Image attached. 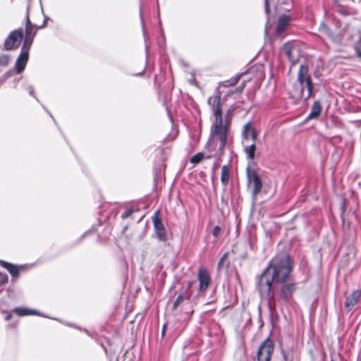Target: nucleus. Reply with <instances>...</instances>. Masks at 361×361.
Here are the masks:
<instances>
[{"label": "nucleus", "instance_id": "obj_7", "mask_svg": "<svg viewBox=\"0 0 361 361\" xmlns=\"http://www.w3.org/2000/svg\"><path fill=\"white\" fill-rule=\"evenodd\" d=\"M274 352V343L269 337L266 338L259 345L257 351L258 361H270Z\"/></svg>", "mask_w": 361, "mask_h": 361}, {"label": "nucleus", "instance_id": "obj_24", "mask_svg": "<svg viewBox=\"0 0 361 361\" xmlns=\"http://www.w3.org/2000/svg\"><path fill=\"white\" fill-rule=\"evenodd\" d=\"M264 11H265L266 14L267 16H269L270 13V6H269V0H264ZM269 16L267 17V23L265 25V28H264V32H265L266 35H268V30H269Z\"/></svg>", "mask_w": 361, "mask_h": 361}, {"label": "nucleus", "instance_id": "obj_26", "mask_svg": "<svg viewBox=\"0 0 361 361\" xmlns=\"http://www.w3.org/2000/svg\"><path fill=\"white\" fill-rule=\"evenodd\" d=\"M10 56L8 54H3L0 56V65L6 66L9 63Z\"/></svg>", "mask_w": 361, "mask_h": 361}, {"label": "nucleus", "instance_id": "obj_35", "mask_svg": "<svg viewBox=\"0 0 361 361\" xmlns=\"http://www.w3.org/2000/svg\"><path fill=\"white\" fill-rule=\"evenodd\" d=\"M166 325L164 324L162 327V331H161V336L162 337L165 335L166 334Z\"/></svg>", "mask_w": 361, "mask_h": 361}, {"label": "nucleus", "instance_id": "obj_9", "mask_svg": "<svg viewBox=\"0 0 361 361\" xmlns=\"http://www.w3.org/2000/svg\"><path fill=\"white\" fill-rule=\"evenodd\" d=\"M281 50L290 61L291 66L298 62L300 56L299 49L295 42H288L285 43Z\"/></svg>", "mask_w": 361, "mask_h": 361}, {"label": "nucleus", "instance_id": "obj_17", "mask_svg": "<svg viewBox=\"0 0 361 361\" xmlns=\"http://www.w3.org/2000/svg\"><path fill=\"white\" fill-rule=\"evenodd\" d=\"M230 178V171L228 165H224L221 168V181L224 185H227L228 184Z\"/></svg>", "mask_w": 361, "mask_h": 361}, {"label": "nucleus", "instance_id": "obj_22", "mask_svg": "<svg viewBox=\"0 0 361 361\" xmlns=\"http://www.w3.org/2000/svg\"><path fill=\"white\" fill-rule=\"evenodd\" d=\"M255 143L252 142L251 145L245 147V152L247 158H254L255 152Z\"/></svg>", "mask_w": 361, "mask_h": 361}, {"label": "nucleus", "instance_id": "obj_15", "mask_svg": "<svg viewBox=\"0 0 361 361\" xmlns=\"http://www.w3.org/2000/svg\"><path fill=\"white\" fill-rule=\"evenodd\" d=\"M290 23V18L286 14L281 16L277 20L276 27V35L280 37L288 28Z\"/></svg>", "mask_w": 361, "mask_h": 361}, {"label": "nucleus", "instance_id": "obj_42", "mask_svg": "<svg viewBox=\"0 0 361 361\" xmlns=\"http://www.w3.org/2000/svg\"><path fill=\"white\" fill-rule=\"evenodd\" d=\"M273 300H271V302L269 301V306H271V302H272Z\"/></svg>", "mask_w": 361, "mask_h": 361}, {"label": "nucleus", "instance_id": "obj_10", "mask_svg": "<svg viewBox=\"0 0 361 361\" xmlns=\"http://www.w3.org/2000/svg\"><path fill=\"white\" fill-rule=\"evenodd\" d=\"M30 49V47L22 45L20 53L15 63V68L17 73H21L25 70L29 59Z\"/></svg>", "mask_w": 361, "mask_h": 361}, {"label": "nucleus", "instance_id": "obj_23", "mask_svg": "<svg viewBox=\"0 0 361 361\" xmlns=\"http://www.w3.org/2000/svg\"><path fill=\"white\" fill-rule=\"evenodd\" d=\"M281 353L283 355V361H293L294 352L293 349H290L287 351L282 349Z\"/></svg>", "mask_w": 361, "mask_h": 361}, {"label": "nucleus", "instance_id": "obj_33", "mask_svg": "<svg viewBox=\"0 0 361 361\" xmlns=\"http://www.w3.org/2000/svg\"><path fill=\"white\" fill-rule=\"evenodd\" d=\"M12 72H13L12 71H7L6 73H5L3 75V76L4 77V78L8 79L9 77H11V75H12Z\"/></svg>", "mask_w": 361, "mask_h": 361}, {"label": "nucleus", "instance_id": "obj_18", "mask_svg": "<svg viewBox=\"0 0 361 361\" xmlns=\"http://www.w3.org/2000/svg\"><path fill=\"white\" fill-rule=\"evenodd\" d=\"M18 316L23 317L29 314H35L36 311L34 310H30L25 307H16L13 310Z\"/></svg>", "mask_w": 361, "mask_h": 361}, {"label": "nucleus", "instance_id": "obj_6", "mask_svg": "<svg viewBox=\"0 0 361 361\" xmlns=\"http://www.w3.org/2000/svg\"><path fill=\"white\" fill-rule=\"evenodd\" d=\"M152 220L154 228V235L156 238L159 241L166 242L168 239L166 230L160 218L159 210H157L154 213L153 216H152Z\"/></svg>", "mask_w": 361, "mask_h": 361}, {"label": "nucleus", "instance_id": "obj_25", "mask_svg": "<svg viewBox=\"0 0 361 361\" xmlns=\"http://www.w3.org/2000/svg\"><path fill=\"white\" fill-rule=\"evenodd\" d=\"M23 87L24 90H27L31 96L34 97L38 101L37 98L35 95L34 87L32 85L27 82H25L23 85Z\"/></svg>", "mask_w": 361, "mask_h": 361}, {"label": "nucleus", "instance_id": "obj_30", "mask_svg": "<svg viewBox=\"0 0 361 361\" xmlns=\"http://www.w3.org/2000/svg\"><path fill=\"white\" fill-rule=\"evenodd\" d=\"M221 231V228L219 226H216L214 227L213 228V231H212V235L216 238L219 236L220 232Z\"/></svg>", "mask_w": 361, "mask_h": 361}, {"label": "nucleus", "instance_id": "obj_34", "mask_svg": "<svg viewBox=\"0 0 361 361\" xmlns=\"http://www.w3.org/2000/svg\"><path fill=\"white\" fill-rule=\"evenodd\" d=\"M190 162L192 164V167H194L196 164H197L202 159H190Z\"/></svg>", "mask_w": 361, "mask_h": 361}, {"label": "nucleus", "instance_id": "obj_28", "mask_svg": "<svg viewBox=\"0 0 361 361\" xmlns=\"http://www.w3.org/2000/svg\"><path fill=\"white\" fill-rule=\"evenodd\" d=\"M133 209L130 208V209H126L122 214H121V218L123 219H127L128 217H129L133 213Z\"/></svg>", "mask_w": 361, "mask_h": 361}, {"label": "nucleus", "instance_id": "obj_12", "mask_svg": "<svg viewBox=\"0 0 361 361\" xmlns=\"http://www.w3.org/2000/svg\"><path fill=\"white\" fill-rule=\"evenodd\" d=\"M199 291L204 292L209 287L211 282V278L207 269L201 268L198 271Z\"/></svg>", "mask_w": 361, "mask_h": 361}, {"label": "nucleus", "instance_id": "obj_8", "mask_svg": "<svg viewBox=\"0 0 361 361\" xmlns=\"http://www.w3.org/2000/svg\"><path fill=\"white\" fill-rule=\"evenodd\" d=\"M247 176L248 184L252 185V195L255 198L262 191V180L257 173L255 170L250 169V166L247 167Z\"/></svg>", "mask_w": 361, "mask_h": 361}, {"label": "nucleus", "instance_id": "obj_41", "mask_svg": "<svg viewBox=\"0 0 361 361\" xmlns=\"http://www.w3.org/2000/svg\"><path fill=\"white\" fill-rule=\"evenodd\" d=\"M143 32H144V33H143V35H144V37H145V39L146 40V38H145V30H143Z\"/></svg>", "mask_w": 361, "mask_h": 361}, {"label": "nucleus", "instance_id": "obj_11", "mask_svg": "<svg viewBox=\"0 0 361 361\" xmlns=\"http://www.w3.org/2000/svg\"><path fill=\"white\" fill-rule=\"evenodd\" d=\"M0 264L10 273L12 281H16L19 277L20 273L27 269L25 265H16L3 260H0Z\"/></svg>", "mask_w": 361, "mask_h": 361}, {"label": "nucleus", "instance_id": "obj_32", "mask_svg": "<svg viewBox=\"0 0 361 361\" xmlns=\"http://www.w3.org/2000/svg\"><path fill=\"white\" fill-rule=\"evenodd\" d=\"M245 88V82L242 83L241 85H240L237 89L236 91L239 93H242L243 92V90Z\"/></svg>", "mask_w": 361, "mask_h": 361}, {"label": "nucleus", "instance_id": "obj_44", "mask_svg": "<svg viewBox=\"0 0 361 361\" xmlns=\"http://www.w3.org/2000/svg\"><path fill=\"white\" fill-rule=\"evenodd\" d=\"M1 291V290H0V292Z\"/></svg>", "mask_w": 361, "mask_h": 361}, {"label": "nucleus", "instance_id": "obj_31", "mask_svg": "<svg viewBox=\"0 0 361 361\" xmlns=\"http://www.w3.org/2000/svg\"><path fill=\"white\" fill-rule=\"evenodd\" d=\"M354 48H355V52H356L357 56L358 58H361V49H360V47L359 45H355Z\"/></svg>", "mask_w": 361, "mask_h": 361}, {"label": "nucleus", "instance_id": "obj_14", "mask_svg": "<svg viewBox=\"0 0 361 361\" xmlns=\"http://www.w3.org/2000/svg\"><path fill=\"white\" fill-rule=\"evenodd\" d=\"M361 298V290H355L353 291L345 299L344 306L346 311L350 312L353 307L358 302Z\"/></svg>", "mask_w": 361, "mask_h": 361}, {"label": "nucleus", "instance_id": "obj_3", "mask_svg": "<svg viewBox=\"0 0 361 361\" xmlns=\"http://www.w3.org/2000/svg\"><path fill=\"white\" fill-rule=\"evenodd\" d=\"M305 89L307 94L305 97V101H307L314 97V84L309 73V66L305 63H302L298 70L297 83L293 85V90L290 92V94L294 99H301Z\"/></svg>", "mask_w": 361, "mask_h": 361}, {"label": "nucleus", "instance_id": "obj_5", "mask_svg": "<svg viewBox=\"0 0 361 361\" xmlns=\"http://www.w3.org/2000/svg\"><path fill=\"white\" fill-rule=\"evenodd\" d=\"M23 42V30L18 28L11 31L6 38L4 43V49L6 51L16 49L19 44Z\"/></svg>", "mask_w": 361, "mask_h": 361}, {"label": "nucleus", "instance_id": "obj_43", "mask_svg": "<svg viewBox=\"0 0 361 361\" xmlns=\"http://www.w3.org/2000/svg\"><path fill=\"white\" fill-rule=\"evenodd\" d=\"M331 361H334V360L333 359H331Z\"/></svg>", "mask_w": 361, "mask_h": 361}, {"label": "nucleus", "instance_id": "obj_40", "mask_svg": "<svg viewBox=\"0 0 361 361\" xmlns=\"http://www.w3.org/2000/svg\"><path fill=\"white\" fill-rule=\"evenodd\" d=\"M140 16L141 20H142V11H141L140 12ZM142 24L143 25V21H142Z\"/></svg>", "mask_w": 361, "mask_h": 361}, {"label": "nucleus", "instance_id": "obj_21", "mask_svg": "<svg viewBox=\"0 0 361 361\" xmlns=\"http://www.w3.org/2000/svg\"><path fill=\"white\" fill-rule=\"evenodd\" d=\"M241 77V74L235 75L233 77L231 78L229 80L224 82V85L225 87H231L234 86L237 84Z\"/></svg>", "mask_w": 361, "mask_h": 361}, {"label": "nucleus", "instance_id": "obj_39", "mask_svg": "<svg viewBox=\"0 0 361 361\" xmlns=\"http://www.w3.org/2000/svg\"><path fill=\"white\" fill-rule=\"evenodd\" d=\"M145 49H146V54L147 56L148 53H149V47H148V45L147 44L145 45Z\"/></svg>", "mask_w": 361, "mask_h": 361}, {"label": "nucleus", "instance_id": "obj_29", "mask_svg": "<svg viewBox=\"0 0 361 361\" xmlns=\"http://www.w3.org/2000/svg\"><path fill=\"white\" fill-rule=\"evenodd\" d=\"M250 137L252 140V142L255 143V140H257V132L254 127L252 128V129H251Z\"/></svg>", "mask_w": 361, "mask_h": 361}, {"label": "nucleus", "instance_id": "obj_19", "mask_svg": "<svg viewBox=\"0 0 361 361\" xmlns=\"http://www.w3.org/2000/svg\"><path fill=\"white\" fill-rule=\"evenodd\" d=\"M252 122L249 121L246 123L242 130V137L244 140H249L251 129H252Z\"/></svg>", "mask_w": 361, "mask_h": 361}, {"label": "nucleus", "instance_id": "obj_27", "mask_svg": "<svg viewBox=\"0 0 361 361\" xmlns=\"http://www.w3.org/2000/svg\"><path fill=\"white\" fill-rule=\"evenodd\" d=\"M8 281V277L6 274L0 272V285L4 286Z\"/></svg>", "mask_w": 361, "mask_h": 361}, {"label": "nucleus", "instance_id": "obj_1", "mask_svg": "<svg viewBox=\"0 0 361 361\" xmlns=\"http://www.w3.org/2000/svg\"><path fill=\"white\" fill-rule=\"evenodd\" d=\"M293 269V262L286 251H282L269 262L262 274L256 277L257 289L261 297L274 305H290L294 302V295L298 283L289 279Z\"/></svg>", "mask_w": 361, "mask_h": 361}, {"label": "nucleus", "instance_id": "obj_4", "mask_svg": "<svg viewBox=\"0 0 361 361\" xmlns=\"http://www.w3.org/2000/svg\"><path fill=\"white\" fill-rule=\"evenodd\" d=\"M29 6H27V14L25 16V37H23V46H26L28 47H31L32 44L33 42L34 38L36 35L37 31L39 29H42L47 25L46 20L47 19V17L45 16L44 18V22L42 25H36L31 23L30 18H29Z\"/></svg>", "mask_w": 361, "mask_h": 361}, {"label": "nucleus", "instance_id": "obj_37", "mask_svg": "<svg viewBox=\"0 0 361 361\" xmlns=\"http://www.w3.org/2000/svg\"><path fill=\"white\" fill-rule=\"evenodd\" d=\"M11 317H12L11 314H7V315L5 317V319H6V321H8V320H10V319H11Z\"/></svg>", "mask_w": 361, "mask_h": 361}, {"label": "nucleus", "instance_id": "obj_36", "mask_svg": "<svg viewBox=\"0 0 361 361\" xmlns=\"http://www.w3.org/2000/svg\"><path fill=\"white\" fill-rule=\"evenodd\" d=\"M326 25L324 22H322L320 25V29H326Z\"/></svg>", "mask_w": 361, "mask_h": 361}, {"label": "nucleus", "instance_id": "obj_2", "mask_svg": "<svg viewBox=\"0 0 361 361\" xmlns=\"http://www.w3.org/2000/svg\"><path fill=\"white\" fill-rule=\"evenodd\" d=\"M208 103L214 116V121L210 128L209 137L205 145L210 154L204 157L200 152L190 158H234L237 155L233 154L231 146L227 145L228 129L231 121L230 111H228L225 117L223 118L220 94L210 97L208 99Z\"/></svg>", "mask_w": 361, "mask_h": 361}, {"label": "nucleus", "instance_id": "obj_20", "mask_svg": "<svg viewBox=\"0 0 361 361\" xmlns=\"http://www.w3.org/2000/svg\"><path fill=\"white\" fill-rule=\"evenodd\" d=\"M228 252H225L219 261L217 269L220 270L224 267L228 268L230 265V262L228 260Z\"/></svg>", "mask_w": 361, "mask_h": 361}, {"label": "nucleus", "instance_id": "obj_16", "mask_svg": "<svg viewBox=\"0 0 361 361\" xmlns=\"http://www.w3.org/2000/svg\"><path fill=\"white\" fill-rule=\"evenodd\" d=\"M321 111H322L321 103L318 100L314 101L312 106L311 111H310V114H308V116H307L305 120L308 121V120L317 118L319 116Z\"/></svg>", "mask_w": 361, "mask_h": 361}, {"label": "nucleus", "instance_id": "obj_13", "mask_svg": "<svg viewBox=\"0 0 361 361\" xmlns=\"http://www.w3.org/2000/svg\"><path fill=\"white\" fill-rule=\"evenodd\" d=\"M192 283L189 282L185 288H182L180 290L179 295L174 301L172 307V310H176L183 302L184 300H189L191 298L192 293L190 291Z\"/></svg>", "mask_w": 361, "mask_h": 361}, {"label": "nucleus", "instance_id": "obj_38", "mask_svg": "<svg viewBox=\"0 0 361 361\" xmlns=\"http://www.w3.org/2000/svg\"><path fill=\"white\" fill-rule=\"evenodd\" d=\"M7 79L4 78V77L2 75L1 78H0V82L1 83H3Z\"/></svg>", "mask_w": 361, "mask_h": 361}]
</instances>
